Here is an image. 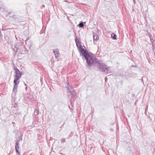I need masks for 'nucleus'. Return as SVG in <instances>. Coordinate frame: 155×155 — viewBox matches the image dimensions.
I'll use <instances>...</instances> for the list:
<instances>
[{
	"mask_svg": "<svg viewBox=\"0 0 155 155\" xmlns=\"http://www.w3.org/2000/svg\"><path fill=\"white\" fill-rule=\"evenodd\" d=\"M148 35L150 39L152 38V35L150 33H148Z\"/></svg>",
	"mask_w": 155,
	"mask_h": 155,
	"instance_id": "13",
	"label": "nucleus"
},
{
	"mask_svg": "<svg viewBox=\"0 0 155 155\" xmlns=\"http://www.w3.org/2000/svg\"><path fill=\"white\" fill-rule=\"evenodd\" d=\"M19 139L21 141H22V136H20L19 137Z\"/></svg>",
	"mask_w": 155,
	"mask_h": 155,
	"instance_id": "15",
	"label": "nucleus"
},
{
	"mask_svg": "<svg viewBox=\"0 0 155 155\" xmlns=\"http://www.w3.org/2000/svg\"><path fill=\"white\" fill-rule=\"evenodd\" d=\"M111 36L113 39H117V36L114 33H112L111 35Z\"/></svg>",
	"mask_w": 155,
	"mask_h": 155,
	"instance_id": "10",
	"label": "nucleus"
},
{
	"mask_svg": "<svg viewBox=\"0 0 155 155\" xmlns=\"http://www.w3.org/2000/svg\"><path fill=\"white\" fill-rule=\"evenodd\" d=\"M99 69L104 73V74H107L111 73L110 68H106V65L103 64H99Z\"/></svg>",
	"mask_w": 155,
	"mask_h": 155,
	"instance_id": "3",
	"label": "nucleus"
},
{
	"mask_svg": "<svg viewBox=\"0 0 155 155\" xmlns=\"http://www.w3.org/2000/svg\"><path fill=\"white\" fill-rule=\"evenodd\" d=\"M19 83V81H18V82H14V85L13 88V92H14L15 93H16L17 91V89H18V84Z\"/></svg>",
	"mask_w": 155,
	"mask_h": 155,
	"instance_id": "6",
	"label": "nucleus"
},
{
	"mask_svg": "<svg viewBox=\"0 0 155 155\" xmlns=\"http://www.w3.org/2000/svg\"><path fill=\"white\" fill-rule=\"evenodd\" d=\"M65 139L64 138L61 140V142L62 143H63L64 142H65Z\"/></svg>",
	"mask_w": 155,
	"mask_h": 155,
	"instance_id": "14",
	"label": "nucleus"
},
{
	"mask_svg": "<svg viewBox=\"0 0 155 155\" xmlns=\"http://www.w3.org/2000/svg\"><path fill=\"white\" fill-rule=\"evenodd\" d=\"M133 1L134 2V4H135L136 3L135 0H133Z\"/></svg>",
	"mask_w": 155,
	"mask_h": 155,
	"instance_id": "17",
	"label": "nucleus"
},
{
	"mask_svg": "<svg viewBox=\"0 0 155 155\" xmlns=\"http://www.w3.org/2000/svg\"><path fill=\"white\" fill-rule=\"evenodd\" d=\"M93 39L94 41H97L99 39L98 36L95 34L93 35Z\"/></svg>",
	"mask_w": 155,
	"mask_h": 155,
	"instance_id": "8",
	"label": "nucleus"
},
{
	"mask_svg": "<svg viewBox=\"0 0 155 155\" xmlns=\"http://www.w3.org/2000/svg\"><path fill=\"white\" fill-rule=\"evenodd\" d=\"M68 92H69V93H71L72 92V91H69Z\"/></svg>",
	"mask_w": 155,
	"mask_h": 155,
	"instance_id": "18",
	"label": "nucleus"
},
{
	"mask_svg": "<svg viewBox=\"0 0 155 155\" xmlns=\"http://www.w3.org/2000/svg\"><path fill=\"white\" fill-rule=\"evenodd\" d=\"M38 110H35V114H36L37 115H38Z\"/></svg>",
	"mask_w": 155,
	"mask_h": 155,
	"instance_id": "12",
	"label": "nucleus"
},
{
	"mask_svg": "<svg viewBox=\"0 0 155 155\" xmlns=\"http://www.w3.org/2000/svg\"><path fill=\"white\" fill-rule=\"evenodd\" d=\"M146 33L148 35V33H150L147 30L146 31Z\"/></svg>",
	"mask_w": 155,
	"mask_h": 155,
	"instance_id": "16",
	"label": "nucleus"
},
{
	"mask_svg": "<svg viewBox=\"0 0 155 155\" xmlns=\"http://www.w3.org/2000/svg\"><path fill=\"white\" fill-rule=\"evenodd\" d=\"M14 69L15 70V75H14L15 78L14 80V82H18L19 81L18 80L21 78V76L22 75V73L17 68H15Z\"/></svg>",
	"mask_w": 155,
	"mask_h": 155,
	"instance_id": "4",
	"label": "nucleus"
},
{
	"mask_svg": "<svg viewBox=\"0 0 155 155\" xmlns=\"http://www.w3.org/2000/svg\"><path fill=\"white\" fill-rule=\"evenodd\" d=\"M150 39L152 43L153 49V50L154 48V45H155V41L152 38Z\"/></svg>",
	"mask_w": 155,
	"mask_h": 155,
	"instance_id": "9",
	"label": "nucleus"
},
{
	"mask_svg": "<svg viewBox=\"0 0 155 155\" xmlns=\"http://www.w3.org/2000/svg\"><path fill=\"white\" fill-rule=\"evenodd\" d=\"M18 45H13L12 48L13 49L15 53L19 50V53L25 54V53L26 48L25 46L23 45H21L19 47H18Z\"/></svg>",
	"mask_w": 155,
	"mask_h": 155,
	"instance_id": "2",
	"label": "nucleus"
},
{
	"mask_svg": "<svg viewBox=\"0 0 155 155\" xmlns=\"http://www.w3.org/2000/svg\"><path fill=\"white\" fill-rule=\"evenodd\" d=\"M19 140H17L15 144L16 145L15 146V149L16 151V152L18 153V155H20V152H19L18 150V149L19 148V146L18 145L19 143Z\"/></svg>",
	"mask_w": 155,
	"mask_h": 155,
	"instance_id": "5",
	"label": "nucleus"
},
{
	"mask_svg": "<svg viewBox=\"0 0 155 155\" xmlns=\"http://www.w3.org/2000/svg\"><path fill=\"white\" fill-rule=\"evenodd\" d=\"M53 52L54 54L55 57L57 58L59 57V50L58 49L54 50Z\"/></svg>",
	"mask_w": 155,
	"mask_h": 155,
	"instance_id": "7",
	"label": "nucleus"
},
{
	"mask_svg": "<svg viewBox=\"0 0 155 155\" xmlns=\"http://www.w3.org/2000/svg\"><path fill=\"white\" fill-rule=\"evenodd\" d=\"M79 26L80 27L82 28L84 26V25L82 22H80L79 24Z\"/></svg>",
	"mask_w": 155,
	"mask_h": 155,
	"instance_id": "11",
	"label": "nucleus"
},
{
	"mask_svg": "<svg viewBox=\"0 0 155 155\" xmlns=\"http://www.w3.org/2000/svg\"><path fill=\"white\" fill-rule=\"evenodd\" d=\"M75 41L80 56H82V59L84 58L86 61L87 67L90 68L96 64L98 63V59L91 53H89L87 50H84L81 45L80 42L78 40L77 41V38L75 39Z\"/></svg>",
	"mask_w": 155,
	"mask_h": 155,
	"instance_id": "1",
	"label": "nucleus"
}]
</instances>
